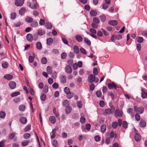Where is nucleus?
I'll use <instances>...</instances> for the list:
<instances>
[{
  "instance_id": "393cba45",
  "label": "nucleus",
  "mask_w": 147,
  "mask_h": 147,
  "mask_svg": "<svg viewBox=\"0 0 147 147\" xmlns=\"http://www.w3.org/2000/svg\"><path fill=\"white\" fill-rule=\"evenodd\" d=\"M25 11V9L24 7L21 8L19 11V13L22 15L24 14Z\"/></svg>"
},
{
  "instance_id": "864d4df0",
  "label": "nucleus",
  "mask_w": 147,
  "mask_h": 147,
  "mask_svg": "<svg viewBox=\"0 0 147 147\" xmlns=\"http://www.w3.org/2000/svg\"><path fill=\"white\" fill-rule=\"evenodd\" d=\"M38 25V23L35 21H34L32 22L31 24L32 26L33 27H36Z\"/></svg>"
},
{
  "instance_id": "603ef678",
  "label": "nucleus",
  "mask_w": 147,
  "mask_h": 147,
  "mask_svg": "<svg viewBox=\"0 0 147 147\" xmlns=\"http://www.w3.org/2000/svg\"><path fill=\"white\" fill-rule=\"evenodd\" d=\"M46 96L45 94H42L40 96V99L42 101H45L46 98Z\"/></svg>"
},
{
  "instance_id": "f3484780",
  "label": "nucleus",
  "mask_w": 147,
  "mask_h": 147,
  "mask_svg": "<svg viewBox=\"0 0 147 147\" xmlns=\"http://www.w3.org/2000/svg\"><path fill=\"white\" fill-rule=\"evenodd\" d=\"M53 42V39L51 38H48L47 40V44L48 45H51L52 43Z\"/></svg>"
},
{
  "instance_id": "e433bc0d",
  "label": "nucleus",
  "mask_w": 147,
  "mask_h": 147,
  "mask_svg": "<svg viewBox=\"0 0 147 147\" xmlns=\"http://www.w3.org/2000/svg\"><path fill=\"white\" fill-rule=\"evenodd\" d=\"M71 110V108L70 107H66L65 109L66 113L68 114L70 113Z\"/></svg>"
},
{
  "instance_id": "6e6d98bb",
  "label": "nucleus",
  "mask_w": 147,
  "mask_h": 147,
  "mask_svg": "<svg viewBox=\"0 0 147 147\" xmlns=\"http://www.w3.org/2000/svg\"><path fill=\"white\" fill-rule=\"evenodd\" d=\"M53 112L54 114L55 115L56 117H58L59 116V114L58 113H56V109L55 108H54L53 109Z\"/></svg>"
},
{
  "instance_id": "8fccbe9b",
  "label": "nucleus",
  "mask_w": 147,
  "mask_h": 147,
  "mask_svg": "<svg viewBox=\"0 0 147 147\" xmlns=\"http://www.w3.org/2000/svg\"><path fill=\"white\" fill-rule=\"evenodd\" d=\"M25 20L27 22H30L32 21L33 19L31 17H28L26 18Z\"/></svg>"
},
{
  "instance_id": "774afa93",
  "label": "nucleus",
  "mask_w": 147,
  "mask_h": 147,
  "mask_svg": "<svg viewBox=\"0 0 147 147\" xmlns=\"http://www.w3.org/2000/svg\"><path fill=\"white\" fill-rule=\"evenodd\" d=\"M28 60L31 63H32L34 60V59L32 56H30L29 57Z\"/></svg>"
},
{
  "instance_id": "4468645a",
  "label": "nucleus",
  "mask_w": 147,
  "mask_h": 147,
  "mask_svg": "<svg viewBox=\"0 0 147 147\" xmlns=\"http://www.w3.org/2000/svg\"><path fill=\"white\" fill-rule=\"evenodd\" d=\"M13 76L9 74H7L4 76V78L7 80H10L13 78Z\"/></svg>"
},
{
  "instance_id": "f8f14e48",
  "label": "nucleus",
  "mask_w": 147,
  "mask_h": 147,
  "mask_svg": "<svg viewBox=\"0 0 147 147\" xmlns=\"http://www.w3.org/2000/svg\"><path fill=\"white\" fill-rule=\"evenodd\" d=\"M26 38L28 40L29 42L31 41L33 38L32 35L30 34H28L26 35Z\"/></svg>"
},
{
  "instance_id": "37998d69",
  "label": "nucleus",
  "mask_w": 147,
  "mask_h": 147,
  "mask_svg": "<svg viewBox=\"0 0 147 147\" xmlns=\"http://www.w3.org/2000/svg\"><path fill=\"white\" fill-rule=\"evenodd\" d=\"M99 18L102 22H105L106 20V16L104 15H102L100 16Z\"/></svg>"
},
{
  "instance_id": "39448f33",
  "label": "nucleus",
  "mask_w": 147,
  "mask_h": 147,
  "mask_svg": "<svg viewBox=\"0 0 147 147\" xmlns=\"http://www.w3.org/2000/svg\"><path fill=\"white\" fill-rule=\"evenodd\" d=\"M108 86L109 89H112L113 88L115 89H116L117 88V86L116 84L114 82L111 83H109L108 84Z\"/></svg>"
},
{
  "instance_id": "a19ab883",
  "label": "nucleus",
  "mask_w": 147,
  "mask_h": 147,
  "mask_svg": "<svg viewBox=\"0 0 147 147\" xmlns=\"http://www.w3.org/2000/svg\"><path fill=\"white\" fill-rule=\"evenodd\" d=\"M24 137L25 139H28L30 137V134L28 133H26L24 135Z\"/></svg>"
},
{
  "instance_id": "0e129e2a",
  "label": "nucleus",
  "mask_w": 147,
  "mask_h": 147,
  "mask_svg": "<svg viewBox=\"0 0 147 147\" xmlns=\"http://www.w3.org/2000/svg\"><path fill=\"white\" fill-rule=\"evenodd\" d=\"M45 21L44 20L42 19H40V20L39 24L41 25H43L45 24Z\"/></svg>"
},
{
  "instance_id": "49530a36",
  "label": "nucleus",
  "mask_w": 147,
  "mask_h": 147,
  "mask_svg": "<svg viewBox=\"0 0 147 147\" xmlns=\"http://www.w3.org/2000/svg\"><path fill=\"white\" fill-rule=\"evenodd\" d=\"M80 51L81 53L86 55L87 54V52L83 48H81L80 49Z\"/></svg>"
},
{
  "instance_id": "a878e982",
  "label": "nucleus",
  "mask_w": 147,
  "mask_h": 147,
  "mask_svg": "<svg viewBox=\"0 0 147 147\" xmlns=\"http://www.w3.org/2000/svg\"><path fill=\"white\" fill-rule=\"evenodd\" d=\"M61 82L63 83H65L66 81V78L63 76H61L60 78Z\"/></svg>"
},
{
  "instance_id": "c756f323",
  "label": "nucleus",
  "mask_w": 147,
  "mask_h": 147,
  "mask_svg": "<svg viewBox=\"0 0 147 147\" xmlns=\"http://www.w3.org/2000/svg\"><path fill=\"white\" fill-rule=\"evenodd\" d=\"M47 71L49 74H51L52 73V70L50 66H48L47 68Z\"/></svg>"
},
{
  "instance_id": "ddd939ff",
  "label": "nucleus",
  "mask_w": 147,
  "mask_h": 147,
  "mask_svg": "<svg viewBox=\"0 0 147 147\" xmlns=\"http://www.w3.org/2000/svg\"><path fill=\"white\" fill-rule=\"evenodd\" d=\"M108 23L110 25L113 26H115L117 24V22L115 20L109 21Z\"/></svg>"
},
{
  "instance_id": "4d7b16f0",
  "label": "nucleus",
  "mask_w": 147,
  "mask_h": 147,
  "mask_svg": "<svg viewBox=\"0 0 147 147\" xmlns=\"http://www.w3.org/2000/svg\"><path fill=\"white\" fill-rule=\"evenodd\" d=\"M52 86L53 88L55 89H57L58 88L59 85L57 83H54L52 85Z\"/></svg>"
},
{
  "instance_id": "dca6fc26",
  "label": "nucleus",
  "mask_w": 147,
  "mask_h": 147,
  "mask_svg": "<svg viewBox=\"0 0 147 147\" xmlns=\"http://www.w3.org/2000/svg\"><path fill=\"white\" fill-rule=\"evenodd\" d=\"M140 125L141 127H145L146 126V123L144 121L141 120L140 122Z\"/></svg>"
},
{
  "instance_id": "5701e85b",
  "label": "nucleus",
  "mask_w": 147,
  "mask_h": 147,
  "mask_svg": "<svg viewBox=\"0 0 147 147\" xmlns=\"http://www.w3.org/2000/svg\"><path fill=\"white\" fill-rule=\"evenodd\" d=\"M74 52L76 54L78 53L79 52V49L77 46H75L73 47Z\"/></svg>"
},
{
  "instance_id": "aec40b11",
  "label": "nucleus",
  "mask_w": 147,
  "mask_h": 147,
  "mask_svg": "<svg viewBox=\"0 0 147 147\" xmlns=\"http://www.w3.org/2000/svg\"><path fill=\"white\" fill-rule=\"evenodd\" d=\"M84 41L88 45L90 46L91 45V42L90 40L87 38L84 37Z\"/></svg>"
},
{
  "instance_id": "680f3d73",
  "label": "nucleus",
  "mask_w": 147,
  "mask_h": 147,
  "mask_svg": "<svg viewBox=\"0 0 147 147\" xmlns=\"http://www.w3.org/2000/svg\"><path fill=\"white\" fill-rule=\"evenodd\" d=\"M5 141L3 140L0 142V147H3L5 146Z\"/></svg>"
},
{
  "instance_id": "c03bdc74",
  "label": "nucleus",
  "mask_w": 147,
  "mask_h": 147,
  "mask_svg": "<svg viewBox=\"0 0 147 147\" xmlns=\"http://www.w3.org/2000/svg\"><path fill=\"white\" fill-rule=\"evenodd\" d=\"M45 26L46 28L48 29H51L52 27V25L49 22H47L46 23Z\"/></svg>"
},
{
  "instance_id": "ea45409f",
  "label": "nucleus",
  "mask_w": 147,
  "mask_h": 147,
  "mask_svg": "<svg viewBox=\"0 0 147 147\" xmlns=\"http://www.w3.org/2000/svg\"><path fill=\"white\" fill-rule=\"evenodd\" d=\"M137 41L138 42L140 43H142L144 40L143 38L142 37H138L137 38Z\"/></svg>"
},
{
  "instance_id": "e2e57ef3",
  "label": "nucleus",
  "mask_w": 147,
  "mask_h": 147,
  "mask_svg": "<svg viewBox=\"0 0 147 147\" xmlns=\"http://www.w3.org/2000/svg\"><path fill=\"white\" fill-rule=\"evenodd\" d=\"M94 139L96 142H98L100 140V138L99 136L97 135L95 136Z\"/></svg>"
},
{
  "instance_id": "6ab92c4d",
  "label": "nucleus",
  "mask_w": 147,
  "mask_h": 147,
  "mask_svg": "<svg viewBox=\"0 0 147 147\" xmlns=\"http://www.w3.org/2000/svg\"><path fill=\"white\" fill-rule=\"evenodd\" d=\"M36 48L39 50H41L42 48V46L41 43L40 42H37L36 44Z\"/></svg>"
},
{
  "instance_id": "20e7f679",
  "label": "nucleus",
  "mask_w": 147,
  "mask_h": 147,
  "mask_svg": "<svg viewBox=\"0 0 147 147\" xmlns=\"http://www.w3.org/2000/svg\"><path fill=\"white\" fill-rule=\"evenodd\" d=\"M123 114L122 111H120L118 109H117L116 110L115 114V117H121L122 116Z\"/></svg>"
},
{
  "instance_id": "338daca9",
  "label": "nucleus",
  "mask_w": 147,
  "mask_h": 147,
  "mask_svg": "<svg viewBox=\"0 0 147 147\" xmlns=\"http://www.w3.org/2000/svg\"><path fill=\"white\" fill-rule=\"evenodd\" d=\"M116 39L119 40L121 39L122 38V35L121 34L117 35L115 36Z\"/></svg>"
},
{
  "instance_id": "f03ea898",
  "label": "nucleus",
  "mask_w": 147,
  "mask_h": 147,
  "mask_svg": "<svg viewBox=\"0 0 147 147\" xmlns=\"http://www.w3.org/2000/svg\"><path fill=\"white\" fill-rule=\"evenodd\" d=\"M134 109L136 112H138L140 114L142 113L144 111V108L142 107H138L135 106L134 107Z\"/></svg>"
},
{
  "instance_id": "4c0bfd02",
  "label": "nucleus",
  "mask_w": 147,
  "mask_h": 147,
  "mask_svg": "<svg viewBox=\"0 0 147 147\" xmlns=\"http://www.w3.org/2000/svg\"><path fill=\"white\" fill-rule=\"evenodd\" d=\"M52 145L54 147H56L58 145V143L57 140H53L52 142Z\"/></svg>"
},
{
  "instance_id": "423d86ee",
  "label": "nucleus",
  "mask_w": 147,
  "mask_h": 147,
  "mask_svg": "<svg viewBox=\"0 0 147 147\" xmlns=\"http://www.w3.org/2000/svg\"><path fill=\"white\" fill-rule=\"evenodd\" d=\"M28 5L31 9H34L37 8V3L34 2L32 4L30 2L28 1L27 3Z\"/></svg>"
},
{
  "instance_id": "1a4fd4ad",
  "label": "nucleus",
  "mask_w": 147,
  "mask_h": 147,
  "mask_svg": "<svg viewBox=\"0 0 147 147\" xmlns=\"http://www.w3.org/2000/svg\"><path fill=\"white\" fill-rule=\"evenodd\" d=\"M19 121L22 124L24 125L27 123V119L26 117H22L19 119Z\"/></svg>"
},
{
  "instance_id": "bb28decb",
  "label": "nucleus",
  "mask_w": 147,
  "mask_h": 147,
  "mask_svg": "<svg viewBox=\"0 0 147 147\" xmlns=\"http://www.w3.org/2000/svg\"><path fill=\"white\" fill-rule=\"evenodd\" d=\"M56 129L55 128H54L53 129L52 132V135H51V138L53 139L55 137V134L56 133Z\"/></svg>"
},
{
  "instance_id": "a211bd4d",
  "label": "nucleus",
  "mask_w": 147,
  "mask_h": 147,
  "mask_svg": "<svg viewBox=\"0 0 147 147\" xmlns=\"http://www.w3.org/2000/svg\"><path fill=\"white\" fill-rule=\"evenodd\" d=\"M110 137L111 138L114 137V138L116 139L117 138V134L116 133H114L113 131H111L110 134Z\"/></svg>"
},
{
  "instance_id": "7c9ffc66",
  "label": "nucleus",
  "mask_w": 147,
  "mask_h": 147,
  "mask_svg": "<svg viewBox=\"0 0 147 147\" xmlns=\"http://www.w3.org/2000/svg\"><path fill=\"white\" fill-rule=\"evenodd\" d=\"M69 103L68 100H65L63 101V105L64 106L66 107H67L69 106Z\"/></svg>"
},
{
  "instance_id": "4be33fe9",
  "label": "nucleus",
  "mask_w": 147,
  "mask_h": 147,
  "mask_svg": "<svg viewBox=\"0 0 147 147\" xmlns=\"http://www.w3.org/2000/svg\"><path fill=\"white\" fill-rule=\"evenodd\" d=\"M134 138L136 141H139L141 138L140 134L138 133H136L135 135Z\"/></svg>"
},
{
  "instance_id": "bf43d9fd",
  "label": "nucleus",
  "mask_w": 147,
  "mask_h": 147,
  "mask_svg": "<svg viewBox=\"0 0 147 147\" xmlns=\"http://www.w3.org/2000/svg\"><path fill=\"white\" fill-rule=\"evenodd\" d=\"M48 90V87L47 86L45 85L43 89V91L45 93H47V92Z\"/></svg>"
},
{
  "instance_id": "13d9d810",
  "label": "nucleus",
  "mask_w": 147,
  "mask_h": 147,
  "mask_svg": "<svg viewBox=\"0 0 147 147\" xmlns=\"http://www.w3.org/2000/svg\"><path fill=\"white\" fill-rule=\"evenodd\" d=\"M15 136V134L14 133L10 134L9 136V138L10 139H13Z\"/></svg>"
},
{
  "instance_id": "69168bd1",
  "label": "nucleus",
  "mask_w": 147,
  "mask_h": 147,
  "mask_svg": "<svg viewBox=\"0 0 147 147\" xmlns=\"http://www.w3.org/2000/svg\"><path fill=\"white\" fill-rule=\"evenodd\" d=\"M90 32L92 34H95L96 32V30L93 28L90 29Z\"/></svg>"
},
{
  "instance_id": "58836bf2",
  "label": "nucleus",
  "mask_w": 147,
  "mask_h": 147,
  "mask_svg": "<svg viewBox=\"0 0 147 147\" xmlns=\"http://www.w3.org/2000/svg\"><path fill=\"white\" fill-rule=\"evenodd\" d=\"M45 33V31L43 30H41L39 31L38 33H37V34L40 36H41L42 35H43Z\"/></svg>"
},
{
  "instance_id": "09e8293b",
  "label": "nucleus",
  "mask_w": 147,
  "mask_h": 147,
  "mask_svg": "<svg viewBox=\"0 0 147 147\" xmlns=\"http://www.w3.org/2000/svg\"><path fill=\"white\" fill-rule=\"evenodd\" d=\"M20 93L18 92H14L11 94V96L12 97H15L20 95Z\"/></svg>"
},
{
  "instance_id": "de8ad7c7",
  "label": "nucleus",
  "mask_w": 147,
  "mask_h": 147,
  "mask_svg": "<svg viewBox=\"0 0 147 147\" xmlns=\"http://www.w3.org/2000/svg\"><path fill=\"white\" fill-rule=\"evenodd\" d=\"M41 62L42 64H45L47 62V59L45 57H43L41 60Z\"/></svg>"
},
{
  "instance_id": "c85d7f7f",
  "label": "nucleus",
  "mask_w": 147,
  "mask_h": 147,
  "mask_svg": "<svg viewBox=\"0 0 147 147\" xmlns=\"http://www.w3.org/2000/svg\"><path fill=\"white\" fill-rule=\"evenodd\" d=\"M25 108V106L23 105H21L19 106V110L22 112L24 111Z\"/></svg>"
},
{
  "instance_id": "3c124183",
  "label": "nucleus",
  "mask_w": 147,
  "mask_h": 147,
  "mask_svg": "<svg viewBox=\"0 0 147 147\" xmlns=\"http://www.w3.org/2000/svg\"><path fill=\"white\" fill-rule=\"evenodd\" d=\"M93 73L94 76L97 75L98 74V71L97 68L96 67H94L93 70Z\"/></svg>"
},
{
  "instance_id": "2f4dec72",
  "label": "nucleus",
  "mask_w": 147,
  "mask_h": 147,
  "mask_svg": "<svg viewBox=\"0 0 147 147\" xmlns=\"http://www.w3.org/2000/svg\"><path fill=\"white\" fill-rule=\"evenodd\" d=\"M64 90L65 93L67 94H69L70 92V89L67 87H65Z\"/></svg>"
},
{
  "instance_id": "b1692460",
  "label": "nucleus",
  "mask_w": 147,
  "mask_h": 147,
  "mask_svg": "<svg viewBox=\"0 0 147 147\" xmlns=\"http://www.w3.org/2000/svg\"><path fill=\"white\" fill-rule=\"evenodd\" d=\"M80 115L82 117L80 118V122L82 123H84L86 119L83 116V113H81Z\"/></svg>"
},
{
  "instance_id": "72a5a7b5",
  "label": "nucleus",
  "mask_w": 147,
  "mask_h": 147,
  "mask_svg": "<svg viewBox=\"0 0 147 147\" xmlns=\"http://www.w3.org/2000/svg\"><path fill=\"white\" fill-rule=\"evenodd\" d=\"M31 125L30 124L28 125L24 128V131L25 132H28L31 129Z\"/></svg>"
},
{
  "instance_id": "9b49d317",
  "label": "nucleus",
  "mask_w": 147,
  "mask_h": 147,
  "mask_svg": "<svg viewBox=\"0 0 147 147\" xmlns=\"http://www.w3.org/2000/svg\"><path fill=\"white\" fill-rule=\"evenodd\" d=\"M75 38L78 42H81L83 39L81 35L78 34L76 35Z\"/></svg>"
},
{
  "instance_id": "052dcab7",
  "label": "nucleus",
  "mask_w": 147,
  "mask_h": 147,
  "mask_svg": "<svg viewBox=\"0 0 147 147\" xmlns=\"http://www.w3.org/2000/svg\"><path fill=\"white\" fill-rule=\"evenodd\" d=\"M123 126L125 129H126L127 127V123L125 121L123 122Z\"/></svg>"
},
{
  "instance_id": "412c9836",
  "label": "nucleus",
  "mask_w": 147,
  "mask_h": 147,
  "mask_svg": "<svg viewBox=\"0 0 147 147\" xmlns=\"http://www.w3.org/2000/svg\"><path fill=\"white\" fill-rule=\"evenodd\" d=\"M90 14L92 16H95L97 14V12L95 10H91L90 12Z\"/></svg>"
},
{
  "instance_id": "5fc2aeb1",
  "label": "nucleus",
  "mask_w": 147,
  "mask_h": 147,
  "mask_svg": "<svg viewBox=\"0 0 147 147\" xmlns=\"http://www.w3.org/2000/svg\"><path fill=\"white\" fill-rule=\"evenodd\" d=\"M142 96L143 98H144L147 96V93L142 91Z\"/></svg>"
},
{
  "instance_id": "473e14b6",
  "label": "nucleus",
  "mask_w": 147,
  "mask_h": 147,
  "mask_svg": "<svg viewBox=\"0 0 147 147\" xmlns=\"http://www.w3.org/2000/svg\"><path fill=\"white\" fill-rule=\"evenodd\" d=\"M106 128V125L105 124H103L101 127V132L103 133H105Z\"/></svg>"
},
{
  "instance_id": "6e6552de",
  "label": "nucleus",
  "mask_w": 147,
  "mask_h": 147,
  "mask_svg": "<svg viewBox=\"0 0 147 147\" xmlns=\"http://www.w3.org/2000/svg\"><path fill=\"white\" fill-rule=\"evenodd\" d=\"M16 83L14 82L11 81L9 83V86L11 89H13L15 88L16 86Z\"/></svg>"
},
{
  "instance_id": "a18cd8bd",
  "label": "nucleus",
  "mask_w": 147,
  "mask_h": 147,
  "mask_svg": "<svg viewBox=\"0 0 147 147\" xmlns=\"http://www.w3.org/2000/svg\"><path fill=\"white\" fill-rule=\"evenodd\" d=\"M16 16V13L15 12H13L11 13V18L12 20L15 19Z\"/></svg>"
},
{
  "instance_id": "79ce46f5",
  "label": "nucleus",
  "mask_w": 147,
  "mask_h": 147,
  "mask_svg": "<svg viewBox=\"0 0 147 147\" xmlns=\"http://www.w3.org/2000/svg\"><path fill=\"white\" fill-rule=\"evenodd\" d=\"M93 21L96 24H98L100 22L99 19L97 18L94 17L93 19Z\"/></svg>"
},
{
  "instance_id": "0eeeda50",
  "label": "nucleus",
  "mask_w": 147,
  "mask_h": 147,
  "mask_svg": "<svg viewBox=\"0 0 147 147\" xmlns=\"http://www.w3.org/2000/svg\"><path fill=\"white\" fill-rule=\"evenodd\" d=\"M24 2V0H16L15 3L17 6H20L22 5Z\"/></svg>"
},
{
  "instance_id": "7ed1b4c3",
  "label": "nucleus",
  "mask_w": 147,
  "mask_h": 147,
  "mask_svg": "<svg viewBox=\"0 0 147 147\" xmlns=\"http://www.w3.org/2000/svg\"><path fill=\"white\" fill-rule=\"evenodd\" d=\"M115 109V107L114 106H112L111 108V109H106L105 110V111L106 114L108 115H110L113 113Z\"/></svg>"
},
{
  "instance_id": "f704fd0d",
  "label": "nucleus",
  "mask_w": 147,
  "mask_h": 147,
  "mask_svg": "<svg viewBox=\"0 0 147 147\" xmlns=\"http://www.w3.org/2000/svg\"><path fill=\"white\" fill-rule=\"evenodd\" d=\"M8 63L6 61H4L2 63V66L4 68H6L8 66Z\"/></svg>"
},
{
  "instance_id": "2eb2a0df",
  "label": "nucleus",
  "mask_w": 147,
  "mask_h": 147,
  "mask_svg": "<svg viewBox=\"0 0 147 147\" xmlns=\"http://www.w3.org/2000/svg\"><path fill=\"white\" fill-rule=\"evenodd\" d=\"M49 121L53 124H54L56 122V119L55 117L51 116L49 119Z\"/></svg>"
},
{
  "instance_id": "f257e3e1",
  "label": "nucleus",
  "mask_w": 147,
  "mask_h": 147,
  "mask_svg": "<svg viewBox=\"0 0 147 147\" xmlns=\"http://www.w3.org/2000/svg\"><path fill=\"white\" fill-rule=\"evenodd\" d=\"M88 81L90 83H93L95 81L96 83H97L99 81V79L97 78H96L95 76L91 74L88 76Z\"/></svg>"
},
{
  "instance_id": "c9c22d12",
  "label": "nucleus",
  "mask_w": 147,
  "mask_h": 147,
  "mask_svg": "<svg viewBox=\"0 0 147 147\" xmlns=\"http://www.w3.org/2000/svg\"><path fill=\"white\" fill-rule=\"evenodd\" d=\"M118 123L117 122H113L112 123V126L114 129H115L117 127Z\"/></svg>"
},
{
  "instance_id": "cd10ccee",
  "label": "nucleus",
  "mask_w": 147,
  "mask_h": 147,
  "mask_svg": "<svg viewBox=\"0 0 147 147\" xmlns=\"http://www.w3.org/2000/svg\"><path fill=\"white\" fill-rule=\"evenodd\" d=\"M6 116L5 113L3 111L0 112V118L1 119H4Z\"/></svg>"
},
{
  "instance_id": "9d476101",
  "label": "nucleus",
  "mask_w": 147,
  "mask_h": 147,
  "mask_svg": "<svg viewBox=\"0 0 147 147\" xmlns=\"http://www.w3.org/2000/svg\"><path fill=\"white\" fill-rule=\"evenodd\" d=\"M65 71L68 73L70 74L72 72V69L71 67L69 65H67L65 67Z\"/></svg>"
}]
</instances>
